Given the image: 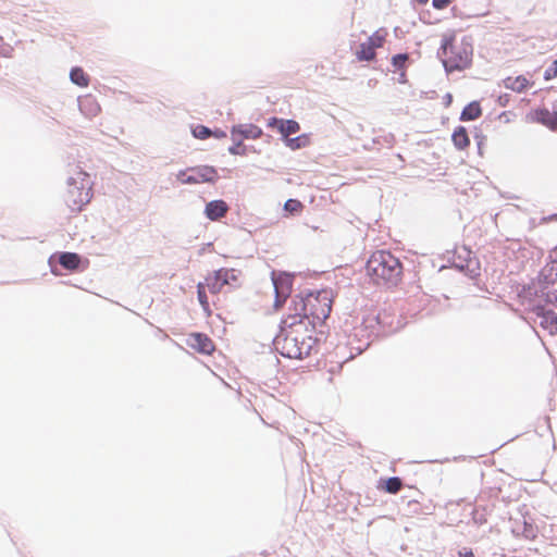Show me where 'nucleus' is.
I'll use <instances>...</instances> for the list:
<instances>
[{
    "label": "nucleus",
    "mask_w": 557,
    "mask_h": 557,
    "mask_svg": "<svg viewBox=\"0 0 557 557\" xmlns=\"http://www.w3.org/2000/svg\"><path fill=\"white\" fill-rule=\"evenodd\" d=\"M367 274L377 285H396L400 280V261L388 251L374 252L366 264Z\"/></svg>",
    "instance_id": "1"
},
{
    "label": "nucleus",
    "mask_w": 557,
    "mask_h": 557,
    "mask_svg": "<svg viewBox=\"0 0 557 557\" xmlns=\"http://www.w3.org/2000/svg\"><path fill=\"white\" fill-rule=\"evenodd\" d=\"M65 201L72 211H81L91 199L89 175L83 170H75L66 180Z\"/></svg>",
    "instance_id": "2"
},
{
    "label": "nucleus",
    "mask_w": 557,
    "mask_h": 557,
    "mask_svg": "<svg viewBox=\"0 0 557 557\" xmlns=\"http://www.w3.org/2000/svg\"><path fill=\"white\" fill-rule=\"evenodd\" d=\"M307 307H308V324L312 327L317 323L324 322L332 310V299L329 290H308L307 292Z\"/></svg>",
    "instance_id": "3"
},
{
    "label": "nucleus",
    "mask_w": 557,
    "mask_h": 557,
    "mask_svg": "<svg viewBox=\"0 0 557 557\" xmlns=\"http://www.w3.org/2000/svg\"><path fill=\"white\" fill-rule=\"evenodd\" d=\"M447 54L450 51L454 55L443 60L445 71L450 73L453 71H460L466 69L470 64V58L467 52L463 54L454 52L453 40L444 38L438 53Z\"/></svg>",
    "instance_id": "4"
},
{
    "label": "nucleus",
    "mask_w": 557,
    "mask_h": 557,
    "mask_svg": "<svg viewBox=\"0 0 557 557\" xmlns=\"http://www.w3.org/2000/svg\"><path fill=\"white\" fill-rule=\"evenodd\" d=\"M289 314L283 320V324L293 329L308 321L307 292L296 295L289 307Z\"/></svg>",
    "instance_id": "5"
},
{
    "label": "nucleus",
    "mask_w": 557,
    "mask_h": 557,
    "mask_svg": "<svg viewBox=\"0 0 557 557\" xmlns=\"http://www.w3.org/2000/svg\"><path fill=\"white\" fill-rule=\"evenodd\" d=\"M296 333L297 331L292 330L287 332L283 337L278 336L276 338L275 346L282 356L290 359H301V337H299Z\"/></svg>",
    "instance_id": "6"
},
{
    "label": "nucleus",
    "mask_w": 557,
    "mask_h": 557,
    "mask_svg": "<svg viewBox=\"0 0 557 557\" xmlns=\"http://www.w3.org/2000/svg\"><path fill=\"white\" fill-rule=\"evenodd\" d=\"M372 336H375V333H372L371 326L366 325L364 319L359 326L354 327L352 333L348 336L347 345L359 355L370 346Z\"/></svg>",
    "instance_id": "7"
},
{
    "label": "nucleus",
    "mask_w": 557,
    "mask_h": 557,
    "mask_svg": "<svg viewBox=\"0 0 557 557\" xmlns=\"http://www.w3.org/2000/svg\"><path fill=\"white\" fill-rule=\"evenodd\" d=\"M366 325L371 326L372 333H375V336L380 334L387 335L400 329V322L397 321V325L394 326L391 317L386 312H380L376 315L366 318Z\"/></svg>",
    "instance_id": "8"
},
{
    "label": "nucleus",
    "mask_w": 557,
    "mask_h": 557,
    "mask_svg": "<svg viewBox=\"0 0 557 557\" xmlns=\"http://www.w3.org/2000/svg\"><path fill=\"white\" fill-rule=\"evenodd\" d=\"M238 272L234 269H220L214 272L213 277L207 278L211 293H220L224 285H231L237 281Z\"/></svg>",
    "instance_id": "9"
},
{
    "label": "nucleus",
    "mask_w": 557,
    "mask_h": 557,
    "mask_svg": "<svg viewBox=\"0 0 557 557\" xmlns=\"http://www.w3.org/2000/svg\"><path fill=\"white\" fill-rule=\"evenodd\" d=\"M81 263V256L76 252H60L57 255H52L49 258V265L51 268V272L55 275L60 274L57 264L62 268L73 271L78 269Z\"/></svg>",
    "instance_id": "10"
},
{
    "label": "nucleus",
    "mask_w": 557,
    "mask_h": 557,
    "mask_svg": "<svg viewBox=\"0 0 557 557\" xmlns=\"http://www.w3.org/2000/svg\"><path fill=\"white\" fill-rule=\"evenodd\" d=\"M533 321L535 324L547 330L552 335L557 333V312L552 309L537 306L533 309Z\"/></svg>",
    "instance_id": "11"
},
{
    "label": "nucleus",
    "mask_w": 557,
    "mask_h": 557,
    "mask_svg": "<svg viewBox=\"0 0 557 557\" xmlns=\"http://www.w3.org/2000/svg\"><path fill=\"white\" fill-rule=\"evenodd\" d=\"M193 174L186 176L183 180V184H200V183H214L216 180V170L210 165H202L196 168H189Z\"/></svg>",
    "instance_id": "12"
},
{
    "label": "nucleus",
    "mask_w": 557,
    "mask_h": 557,
    "mask_svg": "<svg viewBox=\"0 0 557 557\" xmlns=\"http://www.w3.org/2000/svg\"><path fill=\"white\" fill-rule=\"evenodd\" d=\"M294 275L287 272L272 271L271 280L275 294H281L283 298H288L293 288Z\"/></svg>",
    "instance_id": "13"
},
{
    "label": "nucleus",
    "mask_w": 557,
    "mask_h": 557,
    "mask_svg": "<svg viewBox=\"0 0 557 557\" xmlns=\"http://www.w3.org/2000/svg\"><path fill=\"white\" fill-rule=\"evenodd\" d=\"M228 205L222 199H215L207 202L203 214L210 221H219L228 212Z\"/></svg>",
    "instance_id": "14"
},
{
    "label": "nucleus",
    "mask_w": 557,
    "mask_h": 557,
    "mask_svg": "<svg viewBox=\"0 0 557 557\" xmlns=\"http://www.w3.org/2000/svg\"><path fill=\"white\" fill-rule=\"evenodd\" d=\"M188 344L200 354L209 355L214 350L213 342L202 333L191 334Z\"/></svg>",
    "instance_id": "15"
},
{
    "label": "nucleus",
    "mask_w": 557,
    "mask_h": 557,
    "mask_svg": "<svg viewBox=\"0 0 557 557\" xmlns=\"http://www.w3.org/2000/svg\"><path fill=\"white\" fill-rule=\"evenodd\" d=\"M236 135L243 139H257L262 135V129L255 124H238L231 131L232 139H236Z\"/></svg>",
    "instance_id": "16"
},
{
    "label": "nucleus",
    "mask_w": 557,
    "mask_h": 557,
    "mask_svg": "<svg viewBox=\"0 0 557 557\" xmlns=\"http://www.w3.org/2000/svg\"><path fill=\"white\" fill-rule=\"evenodd\" d=\"M504 87L516 92H522L527 89L529 81L522 76L511 77L508 76L503 81Z\"/></svg>",
    "instance_id": "17"
},
{
    "label": "nucleus",
    "mask_w": 557,
    "mask_h": 557,
    "mask_svg": "<svg viewBox=\"0 0 557 557\" xmlns=\"http://www.w3.org/2000/svg\"><path fill=\"white\" fill-rule=\"evenodd\" d=\"M536 122H540L544 125L552 127L553 129H557V116L555 115V110L550 112L548 109H539L535 111Z\"/></svg>",
    "instance_id": "18"
},
{
    "label": "nucleus",
    "mask_w": 557,
    "mask_h": 557,
    "mask_svg": "<svg viewBox=\"0 0 557 557\" xmlns=\"http://www.w3.org/2000/svg\"><path fill=\"white\" fill-rule=\"evenodd\" d=\"M451 140L454 143V146L458 150L466 149L470 145V139H469L466 127H463V126L456 127V129L454 131V133L451 135Z\"/></svg>",
    "instance_id": "19"
},
{
    "label": "nucleus",
    "mask_w": 557,
    "mask_h": 557,
    "mask_svg": "<svg viewBox=\"0 0 557 557\" xmlns=\"http://www.w3.org/2000/svg\"><path fill=\"white\" fill-rule=\"evenodd\" d=\"M481 114L482 110L480 103L478 101H472L462 109L460 120L463 122L474 121L479 119Z\"/></svg>",
    "instance_id": "20"
},
{
    "label": "nucleus",
    "mask_w": 557,
    "mask_h": 557,
    "mask_svg": "<svg viewBox=\"0 0 557 557\" xmlns=\"http://www.w3.org/2000/svg\"><path fill=\"white\" fill-rule=\"evenodd\" d=\"M79 109L82 113L87 116H95L100 111L99 104L91 97H86L84 100L79 101Z\"/></svg>",
    "instance_id": "21"
},
{
    "label": "nucleus",
    "mask_w": 557,
    "mask_h": 557,
    "mask_svg": "<svg viewBox=\"0 0 557 557\" xmlns=\"http://www.w3.org/2000/svg\"><path fill=\"white\" fill-rule=\"evenodd\" d=\"M70 79L79 87H87L89 84V76L79 66H75L71 70Z\"/></svg>",
    "instance_id": "22"
},
{
    "label": "nucleus",
    "mask_w": 557,
    "mask_h": 557,
    "mask_svg": "<svg viewBox=\"0 0 557 557\" xmlns=\"http://www.w3.org/2000/svg\"><path fill=\"white\" fill-rule=\"evenodd\" d=\"M285 146L292 150H297L309 146L310 137L308 134H301L296 137L286 138L284 141Z\"/></svg>",
    "instance_id": "23"
},
{
    "label": "nucleus",
    "mask_w": 557,
    "mask_h": 557,
    "mask_svg": "<svg viewBox=\"0 0 557 557\" xmlns=\"http://www.w3.org/2000/svg\"><path fill=\"white\" fill-rule=\"evenodd\" d=\"M375 57L374 48L368 42H362L359 46V50L357 51V58L360 61H371Z\"/></svg>",
    "instance_id": "24"
},
{
    "label": "nucleus",
    "mask_w": 557,
    "mask_h": 557,
    "mask_svg": "<svg viewBox=\"0 0 557 557\" xmlns=\"http://www.w3.org/2000/svg\"><path fill=\"white\" fill-rule=\"evenodd\" d=\"M403 487V481L398 476H391L384 481V490L389 494H397Z\"/></svg>",
    "instance_id": "25"
},
{
    "label": "nucleus",
    "mask_w": 557,
    "mask_h": 557,
    "mask_svg": "<svg viewBox=\"0 0 557 557\" xmlns=\"http://www.w3.org/2000/svg\"><path fill=\"white\" fill-rule=\"evenodd\" d=\"M315 343H317V339L313 338L311 335L301 337V343H300L301 359L310 355Z\"/></svg>",
    "instance_id": "26"
},
{
    "label": "nucleus",
    "mask_w": 557,
    "mask_h": 557,
    "mask_svg": "<svg viewBox=\"0 0 557 557\" xmlns=\"http://www.w3.org/2000/svg\"><path fill=\"white\" fill-rule=\"evenodd\" d=\"M299 129H300V125L297 121L292 120V119L286 120L285 125H284L283 135H282L283 141H285L286 138H289V135L298 133Z\"/></svg>",
    "instance_id": "27"
},
{
    "label": "nucleus",
    "mask_w": 557,
    "mask_h": 557,
    "mask_svg": "<svg viewBox=\"0 0 557 557\" xmlns=\"http://www.w3.org/2000/svg\"><path fill=\"white\" fill-rule=\"evenodd\" d=\"M233 145L228 147V152L233 156H245L246 147L243 145V138L236 135V139H232Z\"/></svg>",
    "instance_id": "28"
},
{
    "label": "nucleus",
    "mask_w": 557,
    "mask_h": 557,
    "mask_svg": "<svg viewBox=\"0 0 557 557\" xmlns=\"http://www.w3.org/2000/svg\"><path fill=\"white\" fill-rule=\"evenodd\" d=\"M547 280V288L557 293V260L553 262L549 273L545 275Z\"/></svg>",
    "instance_id": "29"
},
{
    "label": "nucleus",
    "mask_w": 557,
    "mask_h": 557,
    "mask_svg": "<svg viewBox=\"0 0 557 557\" xmlns=\"http://www.w3.org/2000/svg\"><path fill=\"white\" fill-rule=\"evenodd\" d=\"M193 136L198 139H207L211 137L212 129L205 125H197L191 128Z\"/></svg>",
    "instance_id": "30"
},
{
    "label": "nucleus",
    "mask_w": 557,
    "mask_h": 557,
    "mask_svg": "<svg viewBox=\"0 0 557 557\" xmlns=\"http://www.w3.org/2000/svg\"><path fill=\"white\" fill-rule=\"evenodd\" d=\"M197 297L198 301L201 305L202 309L207 312H209V301L208 296L205 289V286L202 283H198L197 285Z\"/></svg>",
    "instance_id": "31"
},
{
    "label": "nucleus",
    "mask_w": 557,
    "mask_h": 557,
    "mask_svg": "<svg viewBox=\"0 0 557 557\" xmlns=\"http://www.w3.org/2000/svg\"><path fill=\"white\" fill-rule=\"evenodd\" d=\"M302 203L297 199H288L284 203V210L294 214L301 210Z\"/></svg>",
    "instance_id": "32"
},
{
    "label": "nucleus",
    "mask_w": 557,
    "mask_h": 557,
    "mask_svg": "<svg viewBox=\"0 0 557 557\" xmlns=\"http://www.w3.org/2000/svg\"><path fill=\"white\" fill-rule=\"evenodd\" d=\"M285 121V119L273 116L268 120V126L277 129L280 134L283 135Z\"/></svg>",
    "instance_id": "33"
},
{
    "label": "nucleus",
    "mask_w": 557,
    "mask_h": 557,
    "mask_svg": "<svg viewBox=\"0 0 557 557\" xmlns=\"http://www.w3.org/2000/svg\"><path fill=\"white\" fill-rule=\"evenodd\" d=\"M385 39L384 34H381L380 32H375L372 36L368 38V44L371 45L374 49L382 46L383 41Z\"/></svg>",
    "instance_id": "34"
},
{
    "label": "nucleus",
    "mask_w": 557,
    "mask_h": 557,
    "mask_svg": "<svg viewBox=\"0 0 557 557\" xmlns=\"http://www.w3.org/2000/svg\"><path fill=\"white\" fill-rule=\"evenodd\" d=\"M557 76V59L544 71V79L550 81Z\"/></svg>",
    "instance_id": "35"
},
{
    "label": "nucleus",
    "mask_w": 557,
    "mask_h": 557,
    "mask_svg": "<svg viewBox=\"0 0 557 557\" xmlns=\"http://www.w3.org/2000/svg\"><path fill=\"white\" fill-rule=\"evenodd\" d=\"M408 59V54L406 53H398V54H395L393 58H392V64L396 67V69H401L406 61Z\"/></svg>",
    "instance_id": "36"
},
{
    "label": "nucleus",
    "mask_w": 557,
    "mask_h": 557,
    "mask_svg": "<svg viewBox=\"0 0 557 557\" xmlns=\"http://www.w3.org/2000/svg\"><path fill=\"white\" fill-rule=\"evenodd\" d=\"M473 265V262L471 260H468L467 263H466V268L467 270L470 272V275L473 277L475 275L479 274L478 270H479V267H472ZM461 269L465 268V265H460Z\"/></svg>",
    "instance_id": "37"
},
{
    "label": "nucleus",
    "mask_w": 557,
    "mask_h": 557,
    "mask_svg": "<svg viewBox=\"0 0 557 557\" xmlns=\"http://www.w3.org/2000/svg\"><path fill=\"white\" fill-rule=\"evenodd\" d=\"M451 0H432L433 8L437 10L445 9Z\"/></svg>",
    "instance_id": "38"
},
{
    "label": "nucleus",
    "mask_w": 557,
    "mask_h": 557,
    "mask_svg": "<svg viewBox=\"0 0 557 557\" xmlns=\"http://www.w3.org/2000/svg\"><path fill=\"white\" fill-rule=\"evenodd\" d=\"M510 98H511V95H509V94L500 95V96H498L497 103L500 107H507L509 104Z\"/></svg>",
    "instance_id": "39"
},
{
    "label": "nucleus",
    "mask_w": 557,
    "mask_h": 557,
    "mask_svg": "<svg viewBox=\"0 0 557 557\" xmlns=\"http://www.w3.org/2000/svg\"><path fill=\"white\" fill-rule=\"evenodd\" d=\"M286 299L287 298H283V296L281 294H275L274 308L280 309L284 305Z\"/></svg>",
    "instance_id": "40"
},
{
    "label": "nucleus",
    "mask_w": 557,
    "mask_h": 557,
    "mask_svg": "<svg viewBox=\"0 0 557 557\" xmlns=\"http://www.w3.org/2000/svg\"><path fill=\"white\" fill-rule=\"evenodd\" d=\"M211 136L220 139V138L226 137V133L224 131H222V129L216 128V129L212 131V135Z\"/></svg>",
    "instance_id": "41"
},
{
    "label": "nucleus",
    "mask_w": 557,
    "mask_h": 557,
    "mask_svg": "<svg viewBox=\"0 0 557 557\" xmlns=\"http://www.w3.org/2000/svg\"><path fill=\"white\" fill-rule=\"evenodd\" d=\"M189 171V169L187 170H181L177 175H176V178L183 184V180L186 178L187 175V172Z\"/></svg>",
    "instance_id": "42"
},
{
    "label": "nucleus",
    "mask_w": 557,
    "mask_h": 557,
    "mask_svg": "<svg viewBox=\"0 0 557 557\" xmlns=\"http://www.w3.org/2000/svg\"><path fill=\"white\" fill-rule=\"evenodd\" d=\"M460 557H474L473 553L471 550L460 553Z\"/></svg>",
    "instance_id": "43"
},
{
    "label": "nucleus",
    "mask_w": 557,
    "mask_h": 557,
    "mask_svg": "<svg viewBox=\"0 0 557 557\" xmlns=\"http://www.w3.org/2000/svg\"><path fill=\"white\" fill-rule=\"evenodd\" d=\"M446 101L450 102L451 101V95L450 94H447L446 95Z\"/></svg>",
    "instance_id": "44"
},
{
    "label": "nucleus",
    "mask_w": 557,
    "mask_h": 557,
    "mask_svg": "<svg viewBox=\"0 0 557 557\" xmlns=\"http://www.w3.org/2000/svg\"><path fill=\"white\" fill-rule=\"evenodd\" d=\"M446 101L450 102L451 101V95L450 94H447L446 95Z\"/></svg>",
    "instance_id": "45"
},
{
    "label": "nucleus",
    "mask_w": 557,
    "mask_h": 557,
    "mask_svg": "<svg viewBox=\"0 0 557 557\" xmlns=\"http://www.w3.org/2000/svg\"><path fill=\"white\" fill-rule=\"evenodd\" d=\"M417 1H418L419 3H421V4H424V3H426L429 0H417Z\"/></svg>",
    "instance_id": "46"
},
{
    "label": "nucleus",
    "mask_w": 557,
    "mask_h": 557,
    "mask_svg": "<svg viewBox=\"0 0 557 557\" xmlns=\"http://www.w3.org/2000/svg\"><path fill=\"white\" fill-rule=\"evenodd\" d=\"M554 216H555V218H557V215H556V214H555Z\"/></svg>",
    "instance_id": "47"
}]
</instances>
